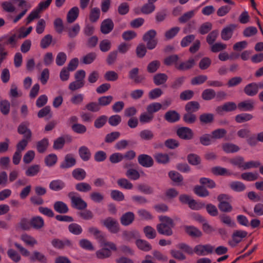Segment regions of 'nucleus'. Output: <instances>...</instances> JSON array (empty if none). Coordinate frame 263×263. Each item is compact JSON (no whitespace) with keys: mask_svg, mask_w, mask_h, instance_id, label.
Segmentation results:
<instances>
[{"mask_svg":"<svg viewBox=\"0 0 263 263\" xmlns=\"http://www.w3.org/2000/svg\"><path fill=\"white\" fill-rule=\"evenodd\" d=\"M159 218L161 223L157 226L158 232L162 235L166 236L172 235L173 234L172 229L174 227L173 220L166 216H161Z\"/></svg>","mask_w":263,"mask_h":263,"instance_id":"obj_1","label":"nucleus"},{"mask_svg":"<svg viewBox=\"0 0 263 263\" xmlns=\"http://www.w3.org/2000/svg\"><path fill=\"white\" fill-rule=\"evenodd\" d=\"M101 246L102 249L96 252L97 257L100 259L109 257L111 254V251L117 249L115 244L111 242H104Z\"/></svg>","mask_w":263,"mask_h":263,"instance_id":"obj_2","label":"nucleus"},{"mask_svg":"<svg viewBox=\"0 0 263 263\" xmlns=\"http://www.w3.org/2000/svg\"><path fill=\"white\" fill-rule=\"evenodd\" d=\"M68 196L71 200L72 206L78 210H83L87 207V203L76 192H70Z\"/></svg>","mask_w":263,"mask_h":263,"instance_id":"obj_3","label":"nucleus"},{"mask_svg":"<svg viewBox=\"0 0 263 263\" xmlns=\"http://www.w3.org/2000/svg\"><path fill=\"white\" fill-rule=\"evenodd\" d=\"M156 32L154 30H151L147 31L143 36V40L146 42L147 48L149 49H154L157 43L155 37Z\"/></svg>","mask_w":263,"mask_h":263,"instance_id":"obj_4","label":"nucleus"},{"mask_svg":"<svg viewBox=\"0 0 263 263\" xmlns=\"http://www.w3.org/2000/svg\"><path fill=\"white\" fill-rule=\"evenodd\" d=\"M214 247L210 244L196 245L194 248V252L199 256H205L212 253Z\"/></svg>","mask_w":263,"mask_h":263,"instance_id":"obj_5","label":"nucleus"},{"mask_svg":"<svg viewBox=\"0 0 263 263\" xmlns=\"http://www.w3.org/2000/svg\"><path fill=\"white\" fill-rule=\"evenodd\" d=\"M103 225L111 233H116L119 231V225L117 220L108 217L102 221Z\"/></svg>","mask_w":263,"mask_h":263,"instance_id":"obj_6","label":"nucleus"},{"mask_svg":"<svg viewBox=\"0 0 263 263\" xmlns=\"http://www.w3.org/2000/svg\"><path fill=\"white\" fill-rule=\"evenodd\" d=\"M236 27L235 24H232L224 27L221 32L222 39L227 41L231 39Z\"/></svg>","mask_w":263,"mask_h":263,"instance_id":"obj_7","label":"nucleus"},{"mask_svg":"<svg viewBox=\"0 0 263 263\" xmlns=\"http://www.w3.org/2000/svg\"><path fill=\"white\" fill-rule=\"evenodd\" d=\"M228 199V196L226 195L222 194L218 197V200L219 201L218 205L219 209L222 212H230L232 210V206L227 201H224Z\"/></svg>","mask_w":263,"mask_h":263,"instance_id":"obj_8","label":"nucleus"},{"mask_svg":"<svg viewBox=\"0 0 263 263\" xmlns=\"http://www.w3.org/2000/svg\"><path fill=\"white\" fill-rule=\"evenodd\" d=\"M247 235V232L245 231L238 230L234 232L232 235V240L229 241V244L232 246H235L240 242L243 238Z\"/></svg>","mask_w":263,"mask_h":263,"instance_id":"obj_9","label":"nucleus"},{"mask_svg":"<svg viewBox=\"0 0 263 263\" xmlns=\"http://www.w3.org/2000/svg\"><path fill=\"white\" fill-rule=\"evenodd\" d=\"M177 135L181 139L185 140L191 139L193 137V132L191 129L186 127H182L178 129Z\"/></svg>","mask_w":263,"mask_h":263,"instance_id":"obj_10","label":"nucleus"},{"mask_svg":"<svg viewBox=\"0 0 263 263\" xmlns=\"http://www.w3.org/2000/svg\"><path fill=\"white\" fill-rule=\"evenodd\" d=\"M29 123L28 122H24L21 123L18 128L17 132L21 135H24V138L27 139H31L32 136V133L31 130L28 128Z\"/></svg>","mask_w":263,"mask_h":263,"instance_id":"obj_11","label":"nucleus"},{"mask_svg":"<svg viewBox=\"0 0 263 263\" xmlns=\"http://www.w3.org/2000/svg\"><path fill=\"white\" fill-rule=\"evenodd\" d=\"M259 87H262L261 84L252 83L245 87L244 91L248 96H254L257 93Z\"/></svg>","mask_w":263,"mask_h":263,"instance_id":"obj_12","label":"nucleus"},{"mask_svg":"<svg viewBox=\"0 0 263 263\" xmlns=\"http://www.w3.org/2000/svg\"><path fill=\"white\" fill-rule=\"evenodd\" d=\"M138 162L140 164L145 167H151L153 165L152 158L147 155L142 154L138 157Z\"/></svg>","mask_w":263,"mask_h":263,"instance_id":"obj_13","label":"nucleus"},{"mask_svg":"<svg viewBox=\"0 0 263 263\" xmlns=\"http://www.w3.org/2000/svg\"><path fill=\"white\" fill-rule=\"evenodd\" d=\"M255 102L253 100H248L241 102L238 104L240 111H252L254 108Z\"/></svg>","mask_w":263,"mask_h":263,"instance_id":"obj_14","label":"nucleus"},{"mask_svg":"<svg viewBox=\"0 0 263 263\" xmlns=\"http://www.w3.org/2000/svg\"><path fill=\"white\" fill-rule=\"evenodd\" d=\"M237 108L236 104L232 102L224 103L222 106L217 107L216 111L218 114H222L223 111H231L235 110Z\"/></svg>","mask_w":263,"mask_h":263,"instance_id":"obj_15","label":"nucleus"},{"mask_svg":"<svg viewBox=\"0 0 263 263\" xmlns=\"http://www.w3.org/2000/svg\"><path fill=\"white\" fill-rule=\"evenodd\" d=\"M114 23L111 20H104L101 25V31L103 34H108L113 29Z\"/></svg>","mask_w":263,"mask_h":263,"instance_id":"obj_16","label":"nucleus"},{"mask_svg":"<svg viewBox=\"0 0 263 263\" xmlns=\"http://www.w3.org/2000/svg\"><path fill=\"white\" fill-rule=\"evenodd\" d=\"M79 14V9L78 7H73L70 9L67 14V22L73 23L78 18Z\"/></svg>","mask_w":263,"mask_h":263,"instance_id":"obj_17","label":"nucleus"},{"mask_svg":"<svg viewBox=\"0 0 263 263\" xmlns=\"http://www.w3.org/2000/svg\"><path fill=\"white\" fill-rule=\"evenodd\" d=\"M17 41L16 35L14 34L11 36H4L0 37V43L5 45H10L13 47ZM5 48V47H4Z\"/></svg>","mask_w":263,"mask_h":263,"instance_id":"obj_18","label":"nucleus"},{"mask_svg":"<svg viewBox=\"0 0 263 263\" xmlns=\"http://www.w3.org/2000/svg\"><path fill=\"white\" fill-rule=\"evenodd\" d=\"M80 30V26L78 24H74L69 26L67 25V33L71 38L76 37L79 33Z\"/></svg>","mask_w":263,"mask_h":263,"instance_id":"obj_19","label":"nucleus"},{"mask_svg":"<svg viewBox=\"0 0 263 263\" xmlns=\"http://www.w3.org/2000/svg\"><path fill=\"white\" fill-rule=\"evenodd\" d=\"M48 145V139L44 138L36 142V148L39 153H44L47 149Z\"/></svg>","mask_w":263,"mask_h":263,"instance_id":"obj_20","label":"nucleus"},{"mask_svg":"<svg viewBox=\"0 0 263 263\" xmlns=\"http://www.w3.org/2000/svg\"><path fill=\"white\" fill-rule=\"evenodd\" d=\"M259 174L257 172H245L241 174V178L247 181H253L259 178Z\"/></svg>","mask_w":263,"mask_h":263,"instance_id":"obj_21","label":"nucleus"},{"mask_svg":"<svg viewBox=\"0 0 263 263\" xmlns=\"http://www.w3.org/2000/svg\"><path fill=\"white\" fill-rule=\"evenodd\" d=\"M195 64V61L194 59H190L188 61L182 62L178 65H176V68L180 70H186L192 67Z\"/></svg>","mask_w":263,"mask_h":263,"instance_id":"obj_22","label":"nucleus"},{"mask_svg":"<svg viewBox=\"0 0 263 263\" xmlns=\"http://www.w3.org/2000/svg\"><path fill=\"white\" fill-rule=\"evenodd\" d=\"M212 172L215 175L231 176L234 175L233 173L228 171L227 169L220 166L213 167L212 168Z\"/></svg>","mask_w":263,"mask_h":263,"instance_id":"obj_23","label":"nucleus"},{"mask_svg":"<svg viewBox=\"0 0 263 263\" xmlns=\"http://www.w3.org/2000/svg\"><path fill=\"white\" fill-rule=\"evenodd\" d=\"M44 224V219L40 216H35L30 220L31 226L35 229H40Z\"/></svg>","mask_w":263,"mask_h":263,"instance_id":"obj_24","label":"nucleus"},{"mask_svg":"<svg viewBox=\"0 0 263 263\" xmlns=\"http://www.w3.org/2000/svg\"><path fill=\"white\" fill-rule=\"evenodd\" d=\"M196 219L197 220L202 222V229L205 233L210 234L214 231V229L202 216L198 215Z\"/></svg>","mask_w":263,"mask_h":263,"instance_id":"obj_25","label":"nucleus"},{"mask_svg":"<svg viewBox=\"0 0 263 263\" xmlns=\"http://www.w3.org/2000/svg\"><path fill=\"white\" fill-rule=\"evenodd\" d=\"M73 177L77 180H83L86 176V173L82 168H77L74 169L72 173Z\"/></svg>","mask_w":263,"mask_h":263,"instance_id":"obj_26","label":"nucleus"},{"mask_svg":"<svg viewBox=\"0 0 263 263\" xmlns=\"http://www.w3.org/2000/svg\"><path fill=\"white\" fill-rule=\"evenodd\" d=\"M134 219V215L132 212H127L124 214L121 218V222L124 226H128L130 224Z\"/></svg>","mask_w":263,"mask_h":263,"instance_id":"obj_27","label":"nucleus"},{"mask_svg":"<svg viewBox=\"0 0 263 263\" xmlns=\"http://www.w3.org/2000/svg\"><path fill=\"white\" fill-rule=\"evenodd\" d=\"M136 244L139 249L143 251H148L152 249L151 245L144 240L138 239L136 241Z\"/></svg>","mask_w":263,"mask_h":263,"instance_id":"obj_28","label":"nucleus"},{"mask_svg":"<svg viewBox=\"0 0 263 263\" xmlns=\"http://www.w3.org/2000/svg\"><path fill=\"white\" fill-rule=\"evenodd\" d=\"M185 232L192 237H200L202 232L197 228L193 226H186L185 227Z\"/></svg>","mask_w":263,"mask_h":263,"instance_id":"obj_29","label":"nucleus"},{"mask_svg":"<svg viewBox=\"0 0 263 263\" xmlns=\"http://www.w3.org/2000/svg\"><path fill=\"white\" fill-rule=\"evenodd\" d=\"M79 152L80 157L84 161H87L90 158L91 153L90 151L85 146H81L79 148Z\"/></svg>","mask_w":263,"mask_h":263,"instance_id":"obj_30","label":"nucleus"},{"mask_svg":"<svg viewBox=\"0 0 263 263\" xmlns=\"http://www.w3.org/2000/svg\"><path fill=\"white\" fill-rule=\"evenodd\" d=\"M40 166L39 165L34 164L30 166L26 171L25 174L29 177H33L36 175L40 172Z\"/></svg>","mask_w":263,"mask_h":263,"instance_id":"obj_31","label":"nucleus"},{"mask_svg":"<svg viewBox=\"0 0 263 263\" xmlns=\"http://www.w3.org/2000/svg\"><path fill=\"white\" fill-rule=\"evenodd\" d=\"M30 259L33 261L38 260L42 263H46L47 262L46 256L38 251H34L32 255L30 256Z\"/></svg>","mask_w":263,"mask_h":263,"instance_id":"obj_32","label":"nucleus"},{"mask_svg":"<svg viewBox=\"0 0 263 263\" xmlns=\"http://www.w3.org/2000/svg\"><path fill=\"white\" fill-rule=\"evenodd\" d=\"M165 118L168 122H175L179 120L180 116L175 111H170L166 113Z\"/></svg>","mask_w":263,"mask_h":263,"instance_id":"obj_33","label":"nucleus"},{"mask_svg":"<svg viewBox=\"0 0 263 263\" xmlns=\"http://www.w3.org/2000/svg\"><path fill=\"white\" fill-rule=\"evenodd\" d=\"M167 76L164 73H158L154 77V82L156 85L163 84L167 80Z\"/></svg>","mask_w":263,"mask_h":263,"instance_id":"obj_34","label":"nucleus"},{"mask_svg":"<svg viewBox=\"0 0 263 263\" xmlns=\"http://www.w3.org/2000/svg\"><path fill=\"white\" fill-rule=\"evenodd\" d=\"M10 104L6 100L0 101V111L4 115H8L10 112Z\"/></svg>","mask_w":263,"mask_h":263,"instance_id":"obj_35","label":"nucleus"},{"mask_svg":"<svg viewBox=\"0 0 263 263\" xmlns=\"http://www.w3.org/2000/svg\"><path fill=\"white\" fill-rule=\"evenodd\" d=\"M154 118V115L148 112L142 113L139 117L140 122L143 124L150 123Z\"/></svg>","mask_w":263,"mask_h":263,"instance_id":"obj_36","label":"nucleus"},{"mask_svg":"<svg viewBox=\"0 0 263 263\" xmlns=\"http://www.w3.org/2000/svg\"><path fill=\"white\" fill-rule=\"evenodd\" d=\"M230 186L232 190L235 192H242L246 189L245 185L240 181H233L230 184Z\"/></svg>","mask_w":263,"mask_h":263,"instance_id":"obj_37","label":"nucleus"},{"mask_svg":"<svg viewBox=\"0 0 263 263\" xmlns=\"http://www.w3.org/2000/svg\"><path fill=\"white\" fill-rule=\"evenodd\" d=\"M223 150L227 153H235L239 150V147L233 143H225L222 145Z\"/></svg>","mask_w":263,"mask_h":263,"instance_id":"obj_38","label":"nucleus"},{"mask_svg":"<svg viewBox=\"0 0 263 263\" xmlns=\"http://www.w3.org/2000/svg\"><path fill=\"white\" fill-rule=\"evenodd\" d=\"M52 41V35L50 34H47L41 40L40 46L42 49H46L50 46Z\"/></svg>","mask_w":263,"mask_h":263,"instance_id":"obj_39","label":"nucleus"},{"mask_svg":"<svg viewBox=\"0 0 263 263\" xmlns=\"http://www.w3.org/2000/svg\"><path fill=\"white\" fill-rule=\"evenodd\" d=\"M64 187V183L59 180L52 181L49 184V188L55 191H60Z\"/></svg>","mask_w":263,"mask_h":263,"instance_id":"obj_40","label":"nucleus"},{"mask_svg":"<svg viewBox=\"0 0 263 263\" xmlns=\"http://www.w3.org/2000/svg\"><path fill=\"white\" fill-rule=\"evenodd\" d=\"M76 189L79 192L86 193L91 190V186L87 183L80 182L76 185Z\"/></svg>","mask_w":263,"mask_h":263,"instance_id":"obj_41","label":"nucleus"},{"mask_svg":"<svg viewBox=\"0 0 263 263\" xmlns=\"http://www.w3.org/2000/svg\"><path fill=\"white\" fill-rule=\"evenodd\" d=\"M156 161L159 163H166L169 160V157L166 154L157 153L154 155Z\"/></svg>","mask_w":263,"mask_h":263,"instance_id":"obj_42","label":"nucleus"},{"mask_svg":"<svg viewBox=\"0 0 263 263\" xmlns=\"http://www.w3.org/2000/svg\"><path fill=\"white\" fill-rule=\"evenodd\" d=\"M31 139L24 138L16 145V151L21 153L25 150Z\"/></svg>","mask_w":263,"mask_h":263,"instance_id":"obj_43","label":"nucleus"},{"mask_svg":"<svg viewBox=\"0 0 263 263\" xmlns=\"http://www.w3.org/2000/svg\"><path fill=\"white\" fill-rule=\"evenodd\" d=\"M162 107V105L157 102L152 103L147 105L146 110L147 112L154 114V113L158 111Z\"/></svg>","mask_w":263,"mask_h":263,"instance_id":"obj_44","label":"nucleus"},{"mask_svg":"<svg viewBox=\"0 0 263 263\" xmlns=\"http://www.w3.org/2000/svg\"><path fill=\"white\" fill-rule=\"evenodd\" d=\"M100 10L98 8H93L91 9L89 14V19L91 22H96L99 18Z\"/></svg>","mask_w":263,"mask_h":263,"instance_id":"obj_45","label":"nucleus"},{"mask_svg":"<svg viewBox=\"0 0 263 263\" xmlns=\"http://www.w3.org/2000/svg\"><path fill=\"white\" fill-rule=\"evenodd\" d=\"M230 163L234 165L237 166L239 168L243 170L245 163L244 159L242 157L238 156L230 160Z\"/></svg>","mask_w":263,"mask_h":263,"instance_id":"obj_46","label":"nucleus"},{"mask_svg":"<svg viewBox=\"0 0 263 263\" xmlns=\"http://www.w3.org/2000/svg\"><path fill=\"white\" fill-rule=\"evenodd\" d=\"M199 104L198 102L192 101L187 103L185 106V109L188 112H194L198 110Z\"/></svg>","mask_w":263,"mask_h":263,"instance_id":"obj_47","label":"nucleus"},{"mask_svg":"<svg viewBox=\"0 0 263 263\" xmlns=\"http://www.w3.org/2000/svg\"><path fill=\"white\" fill-rule=\"evenodd\" d=\"M118 184L121 187L126 190H130L133 187V184L125 178L119 179L117 181Z\"/></svg>","mask_w":263,"mask_h":263,"instance_id":"obj_48","label":"nucleus"},{"mask_svg":"<svg viewBox=\"0 0 263 263\" xmlns=\"http://www.w3.org/2000/svg\"><path fill=\"white\" fill-rule=\"evenodd\" d=\"M8 257L13 261L18 262L21 258L20 255L14 250L10 249L7 251Z\"/></svg>","mask_w":263,"mask_h":263,"instance_id":"obj_49","label":"nucleus"},{"mask_svg":"<svg viewBox=\"0 0 263 263\" xmlns=\"http://www.w3.org/2000/svg\"><path fill=\"white\" fill-rule=\"evenodd\" d=\"M140 138L144 140H151L154 138L153 133L149 129H144L139 134Z\"/></svg>","mask_w":263,"mask_h":263,"instance_id":"obj_50","label":"nucleus"},{"mask_svg":"<svg viewBox=\"0 0 263 263\" xmlns=\"http://www.w3.org/2000/svg\"><path fill=\"white\" fill-rule=\"evenodd\" d=\"M253 118L252 115L250 114H241L236 116L235 119L237 122L242 123L249 121Z\"/></svg>","mask_w":263,"mask_h":263,"instance_id":"obj_51","label":"nucleus"},{"mask_svg":"<svg viewBox=\"0 0 263 263\" xmlns=\"http://www.w3.org/2000/svg\"><path fill=\"white\" fill-rule=\"evenodd\" d=\"M260 165V163L259 161L250 160L247 162H245L243 165V170L257 168Z\"/></svg>","mask_w":263,"mask_h":263,"instance_id":"obj_52","label":"nucleus"},{"mask_svg":"<svg viewBox=\"0 0 263 263\" xmlns=\"http://www.w3.org/2000/svg\"><path fill=\"white\" fill-rule=\"evenodd\" d=\"M144 233L148 239H153L156 236V232L154 229L150 226H146L144 228Z\"/></svg>","mask_w":263,"mask_h":263,"instance_id":"obj_53","label":"nucleus"},{"mask_svg":"<svg viewBox=\"0 0 263 263\" xmlns=\"http://www.w3.org/2000/svg\"><path fill=\"white\" fill-rule=\"evenodd\" d=\"M54 210L60 214L66 213V204L62 201H57L54 204Z\"/></svg>","mask_w":263,"mask_h":263,"instance_id":"obj_54","label":"nucleus"},{"mask_svg":"<svg viewBox=\"0 0 263 263\" xmlns=\"http://www.w3.org/2000/svg\"><path fill=\"white\" fill-rule=\"evenodd\" d=\"M68 229L71 233L75 235H79L82 232L81 227L79 224L75 223L70 224L68 226Z\"/></svg>","mask_w":263,"mask_h":263,"instance_id":"obj_55","label":"nucleus"},{"mask_svg":"<svg viewBox=\"0 0 263 263\" xmlns=\"http://www.w3.org/2000/svg\"><path fill=\"white\" fill-rule=\"evenodd\" d=\"M57 161V157L55 154H49L45 158V162L47 166H52Z\"/></svg>","mask_w":263,"mask_h":263,"instance_id":"obj_56","label":"nucleus"},{"mask_svg":"<svg viewBox=\"0 0 263 263\" xmlns=\"http://www.w3.org/2000/svg\"><path fill=\"white\" fill-rule=\"evenodd\" d=\"M21 239L28 245L32 246L37 243V241L33 237L26 234H23Z\"/></svg>","mask_w":263,"mask_h":263,"instance_id":"obj_57","label":"nucleus"},{"mask_svg":"<svg viewBox=\"0 0 263 263\" xmlns=\"http://www.w3.org/2000/svg\"><path fill=\"white\" fill-rule=\"evenodd\" d=\"M220 221L224 224L230 227H234L235 226V222L231 218L226 215L223 214L219 216Z\"/></svg>","mask_w":263,"mask_h":263,"instance_id":"obj_58","label":"nucleus"},{"mask_svg":"<svg viewBox=\"0 0 263 263\" xmlns=\"http://www.w3.org/2000/svg\"><path fill=\"white\" fill-rule=\"evenodd\" d=\"M216 96L215 91L211 89L204 90L202 94V98L205 100H210L213 99Z\"/></svg>","mask_w":263,"mask_h":263,"instance_id":"obj_59","label":"nucleus"},{"mask_svg":"<svg viewBox=\"0 0 263 263\" xmlns=\"http://www.w3.org/2000/svg\"><path fill=\"white\" fill-rule=\"evenodd\" d=\"M112 99L113 98L111 96H103L98 99V103L100 106H107L111 102Z\"/></svg>","mask_w":263,"mask_h":263,"instance_id":"obj_60","label":"nucleus"},{"mask_svg":"<svg viewBox=\"0 0 263 263\" xmlns=\"http://www.w3.org/2000/svg\"><path fill=\"white\" fill-rule=\"evenodd\" d=\"M54 27L58 33H61L64 30V24L63 21L60 18H56L53 23Z\"/></svg>","mask_w":263,"mask_h":263,"instance_id":"obj_61","label":"nucleus"},{"mask_svg":"<svg viewBox=\"0 0 263 263\" xmlns=\"http://www.w3.org/2000/svg\"><path fill=\"white\" fill-rule=\"evenodd\" d=\"M126 176L129 179L134 180L138 179L140 178L139 172L133 168L129 169L126 173Z\"/></svg>","mask_w":263,"mask_h":263,"instance_id":"obj_62","label":"nucleus"},{"mask_svg":"<svg viewBox=\"0 0 263 263\" xmlns=\"http://www.w3.org/2000/svg\"><path fill=\"white\" fill-rule=\"evenodd\" d=\"M226 133L227 131L224 129H217L212 132V137L215 139H220L223 138Z\"/></svg>","mask_w":263,"mask_h":263,"instance_id":"obj_63","label":"nucleus"},{"mask_svg":"<svg viewBox=\"0 0 263 263\" xmlns=\"http://www.w3.org/2000/svg\"><path fill=\"white\" fill-rule=\"evenodd\" d=\"M72 129L76 133L83 134L86 132V127L85 125L76 123L72 126Z\"/></svg>","mask_w":263,"mask_h":263,"instance_id":"obj_64","label":"nucleus"}]
</instances>
